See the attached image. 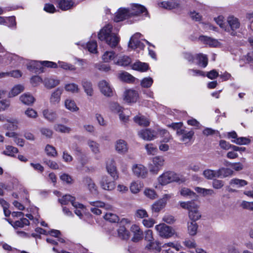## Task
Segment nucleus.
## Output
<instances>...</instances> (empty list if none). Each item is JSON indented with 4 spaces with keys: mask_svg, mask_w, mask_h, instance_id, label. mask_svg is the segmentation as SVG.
I'll list each match as a JSON object with an SVG mask.
<instances>
[{
    "mask_svg": "<svg viewBox=\"0 0 253 253\" xmlns=\"http://www.w3.org/2000/svg\"><path fill=\"white\" fill-rule=\"evenodd\" d=\"M113 26L110 24L105 26L98 33V39L100 41H104L111 47L117 46L120 39L115 33L112 32Z\"/></svg>",
    "mask_w": 253,
    "mask_h": 253,
    "instance_id": "nucleus-1",
    "label": "nucleus"
},
{
    "mask_svg": "<svg viewBox=\"0 0 253 253\" xmlns=\"http://www.w3.org/2000/svg\"><path fill=\"white\" fill-rule=\"evenodd\" d=\"M181 208L189 211V217L193 221L198 220L201 217V214L198 210V206L193 201L179 202Z\"/></svg>",
    "mask_w": 253,
    "mask_h": 253,
    "instance_id": "nucleus-2",
    "label": "nucleus"
},
{
    "mask_svg": "<svg viewBox=\"0 0 253 253\" xmlns=\"http://www.w3.org/2000/svg\"><path fill=\"white\" fill-rule=\"evenodd\" d=\"M180 180L179 175L173 171H168L164 172L158 178V181L162 185H166L172 182H177Z\"/></svg>",
    "mask_w": 253,
    "mask_h": 253,
    "instance_id": "nucleus-3",
    "label": "nucleus"
},
{
    "mask_svg": "<svg viewBox=\"0 0 253 253\" xmlns=\"http://www.w3.org/2000/svg\"><path fill=\"white\" fill-rule=\"evenodd\" d=\"M165 159L162 156H156L152 159V162L149 165L148 168L150 172L157 174L164 165Z\"/></svg>",
    "mask_w": 253,
    "mask_h": 253,
    "instance_id": "nucleus-4",
    "label": "nucleus"
},
{
    "mask_svg": "<svg viewBox=\"0 0 253 253\" xmlns=\"http://www.w3.org/2000/svg\"><path fill=\"white\" fill-rule=\"evenodd\" d=\"M155 229L158 232L159 235L164 238H169L174 234V230L165 223L157 225L155 226Z\"/></svg>",
    "mask_w": 253,
    "mask_h": 253,
    "instance_id": "nucleus-5",
    "label": "nucleus"
},
{
    "mask_svg": "<svg viewBox=\"0 0 253 253\" xmlns=\"http://www.w3.org/2000/svg\"><path fill=\"white\" fill-rule=\"evenodd\" d=\"M133 174L138 178H145L148 175L147 169L141 164H135L132 167Z\"/></svg>",
    "mask_w": 253,
    "mask_h": 253,
    "instance_id": "nucleus-6",
    "label": "nucleus"
},
{
    "mask_svg": "<svg viewBox=\"0 0 253 253\" xmlns=\"http://www.w3.org/2000/svg\"><path fill=\"white\" fill-rule=\"evenodd\" d=\"M98 86L101 93L105 96L107 97L113 96V89L107 81L102 80L100 81L98 83Z\"/></svg>",
    "mask_w": 253,
    "mask_h": 253,
    "instance_id": "nucleus-7",
    "label": "nucleus"
},
{
    "mask_svg": "<svg viewBox=\"0 0 253 253\" xmlns=\"http://www.w3.org/2000/svg\"><path fill=\"white\" fill-rule=\"evenodd\" d=\"M130 11V14L132 16L140 15L142 14L144 16H147L148 14L146 8L143 5L139 4H132L131 7L129 8Z\"/></svg>",
    "mask_w": 253,
    "mask_h": 253,
    "instance_id": "nucleus-8",
    "label": "nucleus"
},
{
    "mask_svg": "<svg viewBox=\"0 0 253 253\" xmlns=\"http://www.w3.org/2000/svg\"><path fill=\"white\" fill-rule=\"evenodd\" d=\"M75 198L70 195H65L61 199H59V202L62 205H67L71 203L72 206L75 208L84 209V205L75 201Z\"/></svg>",
    "mask_w": 253,
    "mask_h": 253,
    "instance_id": "nucleus-9",
    "label": "nucleus"
},
{
    "mask_svg": "<svg viewBox=\"0 0 253 253\" xmlns=\"http://www.w3.org/2000/svg\"><path fill=\"white\" fill-rule=\"evenodd\" d=\"M129 8H120L116 13L114 21L118 22L131 17Z\"/></svg>",
    "mask_w": 253,
    "mask_h": 253,
    "instance_id": "nucleus-10",
    "label": "nucleus"
},
{
    "mask_svg": "<svg viewBox=\"0 0 253 253\" xmlns=\"http://www.w3.org/2000/svg\"><path fill=\"white\" fill-rule=\"evenodd\" d=\"M101 188L108 191H111L115 189L116 183L114 181L111 180L107 176H103L100 182Z\"/></svg>",
    "mask_w": 253,
    "mask_h": 253,
    "instance_id": "nucleus-11",
    "label": "nucleus"
},
{
    "mask_svg": "<svg viewBox=\"0 0 253 253\" xmlns=\"http://www.w3.org/2000/svg\"><path fill=\"white\" fill-rule=\"evenodd\" d=\"M124 100L127 103L136 102L138 98V92L133 89H127L124 92Z\"/></svg>",
    "mask_w": 253,
    "mask_h": 253,
    "instance_id": "nucleus-12",
    "label": "nucleus"
},
{
    "mask_svg": "<svg viewBox=\"0 0 253 253\" xmlns=\"http://www.w3.org/2000/svg\"><path fill=\"white\" fill-rule=\"evenodd\" d=\"M106 169L107 172L114 179L118 178L117 167L115 162L113 159H109L106 163Z\"/></svg>",
    "mask_w": 253,
    "mask_h": 253,
    "instance_id": "nucleus-13",
    "label": "nucleus"
},
{
    "mask_svg": "<svg viewBox=\"0 0 253 253\" xmlns=\"http://www.w3.org/2000/svg\"><path fill=\"white\" fill-rule=\"evenodd\" d=\"M194 134V132L193 130L187 131L183 129L178 131V135L181 136L180 141L185 144H187L191 141Z\"/></svg>",
    "mask_w": 253,
    "mask_h": 253,
    "instance_id": "nucleus-14",
    "label": "nucleus"
},
{
    "mask_svg": "<svg viewBox=\"0 0 253 253\" xmlns=\"http://www.w3.org/2000/svg\"><path fill=\"white\" fill-rule=\"evenodd\" d=\"M55 3L62 10H67L74 6V3L71 0H56Z\"/></svg>",
    "mask_w": 253,
    "mask_h": 253,
    "instance_id": "nucleus-15",
    "label": "nucleus"
},
{
    "mask_svg": "<svg viewBox=\"0 0 253 253\" xmlns=\"http://www.w3.org/2000/svg\"><path fill=\"white\" fill-rule=\"evenodd\" d=\"M140 137L145 140H153L155 137V133L149 129H144L138 132Z\"/></svg>",
    "mask_w": 253,
    "mask_h": 253,
    "instance_id": "nucleus-16",
    "label": "nucleus"
},
{
    "mask_svg": "<svg viewBox=\"0 0 253 253\" xmlns=\"http://www.w3.org/2000/svg\"><path fill=\"white\" fill-rule=\"evenodd\" d=\"M227 22L231 29L233 31L231 34L232 35H235V33L234 31L239 29L240 26V23L239 19L233 16H230L228 17Z\"/></svg>",
    "mask_w": 253,
    "mask_h": 253,
    "instance_id": "nucleus-17",
    "label": "nucleus"
},
{
    "mask_svg": "<svg viewBox=\"0 0 253 253\" xmlns=\"http://www.w3.org/2000/svg\"><path fill=\"white\" fill-rule=\"evenodd\" d=\"M130 230L134 234L132 239L133 242H137L142 238L143 231L138 225L136 224L132 225L130 228Z\"/></svg>",
    "mask_w": 253,
    "mask_h": 253,
    "instance_id": "nucleus-18",
    "label": "nucleus"
},
{
    "mask_svg": "<svg viewBox=\"0 0 253 253\" xmlns=\"http://www.w3.org/2000/svg\"><path fill=\"white\" fill-rule=\"evenodd\" d=\"M83 182L91 193H97V186L91 178L85 177L84 178Z\"/></svg>",
    "mask_w": 253,
    "mask_h": 253,
    "instance_id": "nucleus-19",
    "label": "nucleus"
},
{
    "mask_svg": "<svg viewBox=\"0 0 253 253\" xmlns=\"http://www.w3.org/2000/svg\"><path fill=\"white\" fill-rule=\"evenodd\" d=\"M131 62V59L127 56L121 55L114 60V64L121 66H126L130 64Z\"/></svg>",
    "mask_w": 253,
    "mask_h": 253,
    "instance_id": "nucleus-20",
    "label": "nucleus"
},
{
    "mask_svg": "<svg viewBox=\"0 0 253 253\" xmlns=\"http://www.w3.org/2000/svg\"><path fill=\"white\" fill-rule=\"evenodd\" d=\"M63 92V89L57 88L51 95L50 101L53 104L58 103L60 101L61 95Z\"/></svg>",
    "mask_w": 253,
    "mask_h": 253,
    "instance_id": "nucleus-21",
    "label": "nucleus"
},
{
    "mask_svg": "<svg viewBox=\"0 0 253 253\" xmlns=\"http://www.w3.org/2000/svg\"><path fill=\"white\" fill-rule=\"evenodd\" d=\"M82 85L84 89L85 93L90 96L93 95V90L92 88V85L91 83L86 80L84 79L82 81Z\"/></svg>",
    "mask_w": 253,
    "mask_h": 253,
    "instance_id": "nucleus-22",
    "label": "nucleus"
},
{
    "mask_svg": "<svg viewBox=\"0 0 253 253\" xmlns=\"http://www.w3.org/2000/svg\"><path fill=\"white\" fill-rule=\"evenodd\" d=\"M199 40L210 46L217 47L219 45V42L217 40L207 36H200Z\"/></svg>",
    "mask_w": 253,
    "mask_h": 253,
    "instance_id": "nucleus-23",
    "label": "nucleus"
},
{
    "mask_svg": "<svg viewBox=\"0 0 253 253\" xmlns=\"http://www.w3.org/2000/svg\"><path fill=\"white\" fill-rule=\"evenodd\" d=\"M233 171L229 168H221L216 170L217 178H225L232 175Z\"/></svg>",
    "mask_w": 253,
    "mask_h": 253,
    "instance_id": "nucleus-24",
    "label": "nucleus"
},
{
    "mask_svg": "<svg viewBox=\"0 0 253 253\" xmlns=\"http://www.w3.org/2000/svg\"><path fill=\"white\" fill-rule=\"evenodd\" d=\"M42 114L44 118L50 122H53L55 121L57 118V115L56 112L51 110H44L42 111Z\"/></svg>",
    "mask_w": 253,
    "mask_h": 253,
    "instance_id": "nucleus-25",
    "label": "nucleus"
},
{
    "mask_svg": "<svg viewBox=\"0 0 253 253\" xmlns=\"http://www.w3.org/2000/svg\"><path fill=\"white\" fill-rule=\"evenodd\" d=\"M115 148L116 151L120 154H124L127 151V146L126 142L123 140H119L116 142Z\"/></svg>",
    "mask_w": 253,
    "mask_h": 253,
    "instance_id": "nucleus-26",
    "label": "nucleus"
},
{
    "mask_svg": "<svg viewBox=\"0 0 253 253\" xmlns=\"http://www.w3.org/2000/svg\"><path fill=\"white\" fill-rule=\"evenodd\" d=\"M87 144L92 153L95 156H97L100 154V146L99 144L96 141L91 140H88L87 142Z\"/></svg>",
    "mask_w": 253,
    "mask_h": 253,
    "instance_id": "nucleus-27",
    "label": "nucleus"
},
{
    "mask_svg": "<svg viewBox=\"0 0 253 253\" xmlns=\"http://www.w3.org/2000/svg\"><path fill=\"white\" fill-rule=\"evenodd\" d=\"M229 184L233 187L241 188L248 184V182L244 179L233 178L230 180Z\"/></svg>",
    "mask_w": 253,
    "mask_h": 253,
    "instance_id": "nucleus-28",
    "label": "nucleus"
},
{
    "mask_svg": "<svg viewBox=\"0 0 253 253\" xmlns=\"http://www.w3.org/2000/svg\"><path fill=\"white\" fill-rule=\"evenodd\" d=\"M89 203L92 206L95 208H102L106 210H111L113 208L112 205L108 204H105L100 201L90 202Z\"/></svg>",
    "mask_w": 253,
    "mask_h": 253,
    "instance_id": "nucleus-29",
    "label": "nucleus"
},
{
    "mask_svg": "<svg viewBox=\"0 0 253 253\" xmlns=\"http://www.w3.org/2000/svg\"><path fill=\"white\" fill-rule=\"evenodd\" d=\"M20 101L24 104L30 105L35 101L34 97L29 93H24L20 96Z\"/></svg>",
    "mask_w": 253,
    "mask_h": 253,
    "instance_id": "nucleus-30",
    "label": "nucleus"
},
{
    "mask_svg": "<svg viewBox=\"0 0 253 253\" xmlns=\"http://www.w3.org/2000/svg\"><path fill=\"white\" fill-rule=\"evenodd\" d=\"M132 69L141 72H145L148 69V65L147 63L136 61L132 65Z\"/></svg>",
    "mask_w": 253,
    "mask_h": 253,
    "instance_id": "nucleus-31",
    "label": "nucleus"
},
{
    "mask_svg": "<svg viewBox=\"0 0 253 253\" xmlns=\"http://www.w3.org/2000/svg\"><path fill=\"white\" fill-rule=\"evenodd\" d=\"M65 108L71 112H77L79 110L75 102L72 99H67L64 103Z\"/></svg>",
    "mask_w": 253,
    "mask_h": 253,
    "instance_id": "nucleus-32",
    "label": "nucleus"
},
{
    "mask_svg": "<svg viewBox=\"0 0 253 253\" xmlns=\"http://www.w3.org/2000/svg\"><path fill=\"white\" fill-rule=\"evenodd\" d=\"M42 62L37 61H31L27 64V69L30 71L41 70V72H43V67H41Z\"/></svg>",
    "mask_w": 253,
    "mask_h": 253,
    "instance_id": "nucleus-33",
    "label": "nucleus"
},
{
    "mask_svg": "<svg viewBox=\"0 0 253 253\" xmlns=\"http://www.w3.org/2000/svg\"><path fill=\"white\" fill-rule=\"evenodd\" d=\"M197 61V64L202 65L203 67H206L208 65V59L206 55L202 53L197 54L195 55Z\"/></svg>",
    "mask_w": 253,
    "mask_h": 253,
    "instance_id": "nucleus-34",
    "label": "nucleus"
},
{
    "mask_svg": "<svg viewBox=\"0 0 253 253\" xmlns=\"http://www.w3.org/2000/svg\"><path fill=\"white\" fill-rule=\"evenodd\" d=\"M118 234L119 237L124 240L128 239L130 236L129 231L124 226H120L118 229Z\"/></svg>",
    "mask_w": 253,
    "mask_h": 253,
    "instance_id": "nucleus-35",
    "label": "nucleus"
},
{
    "mask_svg": "<svg viewBox=\"0 0 253 253\" xmlns=\"http://www.w3.org/2000/svg\"><path fill=\"white\" fill-rule=\"evenodd\" d=\"M43 83L47 88H52L58 85L60 83V81L57 79L47 78L44 80Z\"/></svg>",
    "mask_w": 253,
    "mask_h": 253,
    "instance_id": "nucleus-36",
    "label": "nucleus"
},
{
    "mask_svg": "<svg viewBox=\"0 0 253 253\" xmlns=\"http://www.w3.org/2000/svg\"><path fill=\"white\" fill-rule=\"evenodd\" d=\"M66 91L73 93H78L80 91L79 85L75 83L67 84L64 86Z\"/></svg>",
    "mask_w": 253,
    "mask_h": 253,
    "instance_id": "nucleus-37",
    "label": "nucleus"
},
{
    "mask_svg": "<svg viewBox=\"0 0 253 253\" xmlns=\"http://www.w3.org/2000/svg\"><path fill=\"white\" fill-rule=\"evenodd\" d=\"M24 89V87L21 84H18L14 86L9 92L8 96L13 97L22 92Z\"/></svg>",
    "mask_w": 253,
    "mask_h": 253,
    "instance_id": "nucleus-38",
    "label": "nucleus"
},
{
    "mask_svg": "<svg viewBox=\"0 0 253 253\" xmlns=\"http://www.w3.org/2000/svg\"><path fill=\"white\" fill-rule=\"evenodd\" d=\"M115 53L113 51H106L102 55V59L104 62H109L110 61L115 60Z\"/></svg>",
    "mask_w": 253,
    "mask_h": 253,
    "instance_id": "nucleus-39",
    "label": "nucleus"
},
{
    "mask_svg": "<svg viewBox=\"0 0 253 253\" xmlns=\"http://www.w3.org/2000/svg\"><path fill=\"white\" fill-rule=\"evenodd\" d=\"M54 129L57 132L61 133H69L72 131V128L62 124H56L54 126Z\"/></svg>",
    "mask_w": 253,
    "mask_h": 253,
    "instance_id": "nucleus-40",
    "label": "nucleus"
},
{
    "mask_svg": "<svg viewBox=\"0 0 253 253\" xmlns=\"http://www.w3.org/2000/svg\"><path fill=\"white\" fill-rule=\"evenodd\" d=\"M148 249L155 250L158 252H160L161 251L162 246H160V243L157 241L154 240L149 242L146 247Z\"/></svg>",
    "mask_w": 253,
    "mask_h": 253,
    "instance_id": "nucleus-41",
    "label": "nucleus"
},
{
    "mask_svg": "<svg viewBox=\"0 0 253 253\" xmlns=\"http://www.w3.org/2000/svg\"><path fill=\"white\" fill-rule=\"evenodd\" d=\"M142 187V185L140 182L133 181L131 183L129 188L131 193L133 194L138 193Z\"/></svg>",
    "mask_w": 253,
    "mask_h": 253,
    "instance_id": "nucleus-42",
    "label": "nucleus"
},
{
    "mask_svg": "<svg viewBox=\"0 0 253 253\" xmlns=\"http://www.w3.org/2000/svg\"><path fill=\"white\" fill-rule=\"evenodd\" d=\"M44 150L46 154L49 157L54 158L57 156V152L55 148L52 145H46Z\"/></svg>",
    "mask_w": 253,
    "mask_h": 253,
    "instance_id": "nucleus-43",
    "label": "nucleus"
},
{
    "mask_svg": "<svg viewBox=\"0 0 253 253\" xmlns=\"http://www.w3.org/2000/svg\"><path fill=\"white\" fill-rule=\"evenodd\" d=\"M166 205L165 203L160 201L159 200L155 202L151 207L152 212H159L162 210Z\"/></svg>",
    "mask_w": 253,
    "mask_h": 253,
    "instance_id": "nucleus-44",
    "label": "nucleus"
},
{
    "mask_svg": "<svg viewBox=\"0 0 253 253\" xmlns=\"http://www.w3.org/2000/svg\"><path fill=\"white\" fill-rule=\"evenodd\" d=\"M30 224L29 221L26 218H22L19 220L16 221L12 224V226L14 228L18 227L23 228L25 225H28Z\"/></svg>",
    "mask_w": 253,
    "mask_h": 253,
    "instance_id": "nucleus-45",
    "label": "nucleus"
},
{
    "mask_svg": "<svg viewBox=\"0 0 253 253\" xmlns=\"http://www.w3.org/2000/svg\"><path fill=\"white\" fill-rule=\"evenodd\" d=\"M18 152V150L16 147L12 146H7L3 153L7 156L14 157Z\"/></svg>",
    "mask_w": 253,
    "mask_h": 253,
    "instance_id": "nucleus-46",
    "label": "nucleus"
},
{
    "mask_svg": "<svg viewBox=\"0 0 253 253\" xmlns=\"http://www.w3.org/2000/svg\"><path fill=\"white\" fill-rule=\"evenodd\" d=\"M119 78L123 81L131 82L134 81V78L129 73L123 72L119 74Z\"/></svg>",
    "mask_w": 253,
    "mask_h": 253,
    "instance_id": "nucleus-47",
    "label": "nucleus"
},
{
    "mask_svg": "<svg viewBox=\"0 0 253 253\" xmlns=\"http://www.w3.org/2000/svg\"><path fill=\"white\" fill-rule=\"evenodd\" d=\"M133 120L136 123L140 126H147L149 125V122L148 119L143 116H135Z\"/></svg>",
    "mask_w": 253,
    "mask_h": 253,
    "instance_id": "nucleus-48",
    "label": "nucleus"
},
{
    "mask_svg": "<svg viewBox=\"0 0 253 253\" xmlns=\"http://www.w3.org/2000/svg\"><path fill=\"white\" fill-rule=\"evenodd\" d=\"M198 228L197 224L192 221L188 223V231L190 235L193 236L196 234Z\"/></svg>",
    "mask_w": 253,
    "mask_h": 253,
    "instance_id": "nucleus-49",
    "label": "nucleus"
},
{
    "mask_svg": "<svg viewBox=\"0 0 253 253\" xmlns=\"http://www.w3.org/2000/svg\"><path fill=\"white\" fill-rule=\"evenodd\" d=\"M105 220L111 222H117L119 221V217L116 214L112 212H106L104 216Z\"/></svg>",
    "mask_w": 253,
    "mask_h": 253,
    "instance_id": "nucleus-50",
    "label": "nucleus"
},
{
    "mask_svg": "<svg viewBox=\"0 0 253 253\" xmlns=\"http://www.w3.org/2000/svg\"><path fill=\"white\" fill-rule=\"evenodd\" d=\"M204 176L208 179H212L217 177L216 170L207 169L203 171Z\"/></svg>",
    "mask_w": 253,
    "mask_h": 253,
    "instance_id": "nucleus-51",
    "label": "nucleus"
},
{
    "mask_svg": "<svg viewBox=\"0 0 253 253\" xmlns=\"http://www.w3.org/2000/svg\"><path fill=\"white\" fill-rule=\"evenodd\" d=\"M15 57H16L15 55L10 53H6L3 57L0 56V64H8Z\"/></svg>",
    "mask_w": 253,
    "mask_h": 253,
    "instance_id": "nucleus-52",
    "label": "nucleus"
},
{
    "mask_svg": "<svg viewBox=\"0 0 253 253\" xmlns=\"http://www.w3.org/2000/svg\"><path fill=\"white\" fill-rule=\"evenodd\" d=\"M180 194L185 197L193 198L195 197L196 194L194 192L187 188H183L180 191Z\"/></svg>",
    "mask_w": 253,
    "mask_h": 253,
    "instance_id": "nucleus-53",
    "label": "nucleus"
},
{
    "mask_svg": "<svg viewBox=\"0 0 253 253\" xmlns=\"http://www.w3.org/2000/svg\"><path fill=\"white\" fill-rule=\"evenodd\" d=\"M145 148L148 155H154L157 152V147L152 143L146 144Z\"/></svg>",
    "mask_w": 253,
    "mask_h": 253,
    "instance_id": "nucleus-54",
    "label": "nucleus"
},
{
    "mask_svg": "<svg viewBox=\"0 0 253 253\" xmlns=\"http://www.w3.org/2000/svg\"><path fill=\"white\" fill-rule=\"evenodd\" d=\"M136 218H143L147 217L148 214L146 211L143 209H139L137 210L134 214Z\"/></svg>",
    "mask_w": 253,
    "mask_h": 253,
    "instance_id": "nucleus-55",
    "label": "nucleus"
},
{
    "mask_svg": "<svg viewBox=\"0 0 253 253\" xmlns=\"http://www.w3.org/2000/svg\"><path fill=\"white\" fill-rule=\"evenodd\" d=\"M153 83V80L151 77H146L143 79L141 81V85L145 88L150 87Z\"/></svg>",
    "mask_w": 253,
    "mask_h": 253,
    "instance_id": "nucleus-56",
    "label": "nucleus"
},
{
    "mask_svg": "<svg viewBox=\"0 0 253 253\" xmlns=\"http://www.w3.org/2000/svg\"><path fill=\"white\" fill-rule=\"evenodd\" d=\"M58 64L59 66L64 70L70 71H75L76 70V67L71 64L62 61H58Z\"/></svg>",
    "mask_w": 253,
    "mask_h": 253,
    "instance_id": "nucleus-57",
    "label": "nucleus"
},
{
    "mask_svg": "<svg viewBox=\"0 0 253 253\" xmlns=\"http://www.w3.org/2000/svg\"><path fill=\"white\" fill-rule=\"evenodd\" d=\"M232 141L238 145H247L250 143V140L246 137H241L234 139Z\"/></svg>",
    "mask_w": 253,
    "mask_h": 253,
    "instance_id": "nucleus-58",
    "label": "nucleus"
},
{
    "mask_svg": "<svg viewBox=\"0 0 253 253\" xmlns=\"http://www.w3.org/2000/svg\"><path fill=\"white\" fill-rule=\"evenodd\" d=\"M144 193L147 197L151 199H155L158 197L157 194L153 189H146L145 190Z\"/></svg>",
    "mask_w": 253,
    "mask_h": 253,
    "instance_id": "nucleus-59",
    "label": "nucleus"
},
{
    "mask_svg": "<svg viewBox=\"0 0 253 253\" xmlns=\"http://www.w3.org/2000/svg\"><path fill=\"white\" fill-rule=\"evenodd\" d=\"M97 42L94 41L89 42L87 43V48L91 53H96L97 52Z\"/></svg>",
    "mask_w": 253,
    "mask_h": 253,
    "instance_id": "nucleus-60",
    "label": "nucleus"
},
{
    "mask_svg": "<svg viewBox=\"0 0 253 253\" xmlns=\"http://www.w3.org/2000/svg\"><path fill=\"white\" fill-rule=\"evenodd\" d=\"M110 109L115 113H119L122 111V107L116 102H111L109 105Z\"/></svg>",
    "mask_w": 253,
    "mask_h": 253,
    "instance_id": "nucleus-61",
    "label": "nucleus"
},
{
    "mask_svg": "<svg viewBox=\"0 0 253 253\" xmlns=\"http://www.w3.org/2000/svg\"><path fill=\"white\" fill-rule=\"evenodd\" d=\"M240 206L244 209L253 211V202L243 201L240 204Z\"/></svg>",
    "mask_w": 253,
    "mask_h": 253,
    "instance_id": "nucleus-62",
    "label": "nucleus"
},
{
    "mask_svg": "<svg viewBox=\"0 0 253 253\" xmlns=\"http://www.w3.org/2000/svg\"><path fill=\"white\" fill-rule=\"evenodd\" d=\"M44 163L50 169H57L59 168L58 164L55 161L45 159L44 160Z\"/></svg>",
    "mask_w": 253,
    "mask_h": 253,
    "instance_id": "nucleus-63",
    "label": "nucleus"
},
{
    "mask_svg": "<svg viewBox=\"0 0 253 253\" xmlns=\"http://www.w3.org/2000/svg\"><path fill=\"white\" fill-rule=\"evenodd\" d=\"M25 114L30 118H36L38 117L37 112L32 108H28L25 111Z\"/></svg>",
    "mask_w": 253,
    "mask_h": 253,
    "instance_id": "nucleus-64",
    "label": "nucleus"
}]
</instances>
